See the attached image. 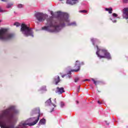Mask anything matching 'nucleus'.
<instances>
[{"label": "nucleus", "mask_w": 128, "mask_h": 128, "mask_svg": "<svg viewBox=\"0 0 128 128\" xmlns=\"http://www.w3.org/2000/svg\"><path fill=\"white\" fill-rule=\"evenodd\" d=\"M97 48V52H96V54L98 55V58H106L108 60H110L112 58L110 57V54L106 50H100L98 46H96Z\"/></svg>", "instance_id": "obj_5"}, {"label": "nucleus", "mask_w": 128, "mask_h": 128, "mask_svg": "<svg viewBox=\"0 0 128 128\" xmlns=\"http://www.w3.org/2000/svg\"><path fill=\"white\" fill-rule=\"evenodd\" d=\"M64 103L63 102H61L60 104V106L61 108H64Z\"/></svg>", "instance_id": "obj_22"}, {"label": "nucleus", "mask_w": 128, "mask_h": 128, "mask_svg": "<svg viewBox=\"0 0 128 128\" xmlns=\"http://www.w3.org/2000/svg\"><path fill=\"white\" fill-rule=\"evenodd\" d=\"M92 82H94V83L95 84V86H96V81H95L94 78H92Z\"/></svg>", "instance_id": "obj_25"}, {"label": "nucleus", "mask_w": 128, "mask_h": 128, "mask_svg": "<svg viewBox=\"0 0 128 128\" xmlns=\"http://www.w3.org/2000/svg\"><path fill=\"white\" fill-rule=\"evenodd\" d=\"M106 12H108L109 14H112V8H106Z\"/></svg>", "instance_id": "obj_16"}, {"label": "nucleus", "mask_w": 128, "mask_h": 128, "mask_svg": "<svg viewBox=\"0 0 128 128\" xmlns=\"http://www.w3.org/2000/svg\"><path fill=\"white\" fill-rule=\"evenodd\" d=\"M2 2H6V0H1Z\"/></svg>", "instance_id": "obj_32"}, {"label": "nucleus", "mask_w": 128, "mask_h": 128, "mask_svg": "<svg viewBox=\"0 0 128 128\" xmlns=\"http://www.w3.org/2000/svg\"><path fill=\"white\" fill-rule=\"evenodd\" d=\"M56 18L58 20L59 23L54 21L52 18L46 19V26L42 28V30L50 32H58L62 28L66 26H76V22L70 23L68 14L62 12H55Z\"/></svg>", "instance_id": "obj_1"}, {"label": "nucleus", "mask_w": 128, "mask_h": 128, "mask_svg": "<svg viewBox=\"0 0 128 128\" xmlns=\"http://www.w3.org/2000/svg\"><path fill=\"white\" fill-rule=\"evenodd\" d=\"M14 26H20V24L18 22H16L14 24Z\"/></svg>", "instance_id": "obj_20"}, {"label": "nucleus", "mask_w": 128, "mask_h": 128, "mask_svg": "<svg viewBox=\"0 0 128 128\" xmlns=\"http://www.w3.org/2000/svg\"><path fill=\"white\" fill-rule=\"evenodd\" d=\"M124 2L126 3L128 2V0H123Z\"/></svg>", "instance_id": "obj_28"}, {"label": "nucleus", "mask_w": 128, "mask_h": 128, "mask_svg": "<svg viewBox=\"0 0 128 128\" xmlns=\"http://www.w3.org/2000/svg\"><path fill=\"white\" fill-rule=\"evenodd\" d=\"M42 124H46V119H41L38 123L39 126H42Z\"/></svg>", "instance_id": "obj_14"}, {"label": "nucleus", "mask_w": 128, "mask_h": 128, "mask_svg": "<svg viewBox=\"0 0 128 128\" xmlns=\"http://www.w3.org/2000/svg\"><path fill=\"white\" fill-rule=\"evenodd\" d=\"M79 12H83V13H86L87 12L86 10H80L79 11Z\"/></svg>", "instance_id": "obj_23"}, {"label": "nucleus", "mask_w": 128, "mask_h": 128, "mask_svg": "<svg viewBox=\"0 0 128 128\" xmlns=\"http://www.w3.org/2000/svg\"><path fill=\"white\" fill-rule=\"evenodd\" d=\"M68 78H70V76H68Z\"/></svg>", "instance_id": "obj_31"}, {"label": "nucleus", "mask_w": 128, "mask_h": 128, "mask_svg": "<svg viewBox=\"0 0 128 128\" xmlns=\"http://www.w3.org/2000/svg\"><path fill=\"white\" fill-rule=\"evenodd\" d=\"M78 2V0H66V4H70L71 6H74Z\"/></svg>", "instance_id": "obj_10"}, {"label": "nucleus", "mask_w": 128, "mask_h": 128, "mask_svg": "<svg viewBox=\"0 0 128 128\" xmlns=\"http://www.w3.org/2000/svg\"><path fill=\"white\" fill-rule=\"evenodd\" d=\"M78 78H76L75 79V82H78Z\"/></svg>", "instance_id": "obj_26"}, {"label": "nucleus", "mask_w": 128, "mask_h": 128, "mask_svg": "<svg viewBox=\"0 0 128 128\" xmlns=\"http://www.w3.org/2000/svg\"><path fill=\"white\" fill-rule=\"evenodd\" d=\"M80 62H78V61H76V63L75 64V68H76V70H71V71L69 72L68 74H70V72H78V70H80Z\"/></svg>", "instance_id": "obj_8"}, {"label": "nucleus", "mask_w": 128, "mask_h": 128, "mask_svg": "<svg viewBox=\"0 0 128 128\" xmlns=\"http://www.w3.org/2000/svg\"><path fill=\"white\" fill-rule=\"evenodd\" d=\"M24 6L22 4H18L17 5V7L18 8H24Z\"/></svg>", "instance_id": "obj_18"}, {"label": "nucleus", "mask_w": 128, "mask_h": 128, "mask_svg": "<svg viewBox=\"0 0 128 128\" xmlns=\"http://www.w3.org/2000/svg\"><path fill=\"white\" fill-rule=\"evenodd\" d=\"M86 80H88V79Z\"/></svg>", "instance_id": "obj_37"}, {"label": "nucleus", "mask_w": 128, "mask_h": 128, "mask_svg": "<svg viewBox=\"0 0 128 128\" xmlns=\"http://www.w3.org/2000/svg\"><path fill=\"white\" fill-rule=\"evenodd\" d=\"M54 81L56 82V84H58V82H60V76H57L54 80Z\"/></svg>", "instance_id": "obj_15"}, {"label": "nucleus", "mask_w": 128, "mask_h": 128, "mask_svg": "<svg viewBox=\"0 0 128 128\" xmlns=\"http://www.w3.org/2000/svg\"><path fill=\"white\" fill-rule=\"evenodd\" d=\"M14 6V3L13 2H10L7 4L6 5V8H12Z\"/></svg>", "instance_id": "obj_13"}, {"label": "nucleus", "mask_w": 128, "mask_h": 128, "mask_svg": "<svg viewBox=\"0 0 128 128\" xmlns=\"http://www.w3.org/2000/svg\"><path fill=\"white\" fill-rule=\"evenodd\" d=\"M116 18H118L117 14L113 13L112 16L110 17V20H112V22H116Z\"/></svg>", "instance_id": "obj_12"}, {"label": "nucleus", "mask_w": 128, "mask_h": 128, "mask_svg": "<svg viewBox=\"0 0 128 128\" xmlns=\"http://www.w3.org/2000/svg\"><path fill=\"white\" fill-rule=\"evenodd\" d=\"M35 17L38 22H42L46 20V18H48V15L40 12H38L35 14Z\"/></svg>", "instance_id": "obj_6"}, {"label": "nucleus", "mask_w": 128, "mask_h": 128, "mask_svg": "<svg viewBox=\"0 0 128 128\" xmlns=\"http://www.w3.org/2000/svg\"><path fill=\"white\" fill-rule=\"evenodd\" d=\"M56 94H62L64 92V88H58L57 87L56 90Z\"/></svg>", "instance_id": "obj_11"}, {"label": "nucleus", "mask_w": 128, "mask_h": 128, "mask_svg": "<svg viewBox=\"0 0 128 128\" xmlns=\"http://www.w3.org/2000/svg\"><path fill=\"white\" fill-rule=\"evenodd\" d=\"M38 112L40 114V110H38Z\"/></svg>", "instance_id": "obj_34"}, {"label": "nucleus", "mask_w": 128, "mask_h": 128, "mask_svg": "<svg viewBox=\"0 0 128 128\" xmlns=\"http://www.w3.org/2000/svg\"><path fill=\"white\" fill-rule=\"evenodd\" d=\"M45 104H46V106H53L52 108V110L50 111V112H53L54 108H56V105H54V104H53L52 103V100H50V98L47 101H46V102H45Z\"/></svg>", "instance_id": "obj_7"}, {"label": "nucleus", "mask_w": 128, "mask_h": 128, "mask_svg": "<svg viewBox=\"0 0 128 128\" xmlns=\"http://www.w3.org/2000/svg\"><path fill=\"white\" fill-rule=\"evenodd\" d=\"M76 104H78V101H76Z\"/></svg>", "instance_id": "obj_33"}, {"label": "nucleus", "mask_w": 128, "mask_h": 128, "mask_svg": "<svg viewBox=\"0 0 128 128\" xmlns=\"http://www.w3.org/2000/svg\"><path fill=\"white\" fill-rule=\"evenodd\" d=\"M20 31L25 36H30L34 38V32H32V29L28 28L26 24H21Z\"/></svg>", "instance_id": "obj_4"}, {"label": "nucleus", "mask_w": 128, "mask_h": 128, "mask_svg": "<svg viewBox=\"0 0 128 128\" xmlns=\"http://www.w3.org/2000/svg\"><path fill=\"white\" fill-rule=\"evenodd\" d=\"M0 22H2V20H0Z\"/></svg>", "instance_id": "obj_35"}, {"label": "nucleus", "mask_w": 128, "mask_h": 128, "mask_svg": "<svg viewBox=\"0 0 128 128\" xmlns=\"http://www.w3.org/2000/svg\"><path fill=\"white\" fill-rule=\"evenodd\" d=\"M123 18L128 20V8H124L123 10Z\"/></svg>", "instance_id": "obj_9"}, {"label": "nucleus", "mask_w": 128, "mask_h": 128, "mask_svg": "<svg viewBox=\"0 0 128 128\" xmlns=\"http://www.w3.org/2000/svg\"><path fill=\"white\" fill-rule=\"evenodd\" d=\"M98 40H96V39H94V38H92L91 39V41L92 42L94 46V42H96Z\"/></svg>", "instance_id": "obj_21"}, {"label": "nucleus", "mask_w": 128, "mask_h": 128, "mask_svg": "<svg viewBox=\"0 0 128 128\" xmlns=\"http://www.w3.org/2000/svg\"><path fill=\"white\" fill-rule=\"evenodd\" d=\"M106 12H108L109 14H112V8H106Z\"/></svg>", "instance_id": "obj_17"}, {"label": "nucleus", "mask_w": 128, "mask_h": 128, "mask_svg": "<svg viewBox=\"0 0 128 128\" xmlns=\"http://www.w3.org/2000/svg\"><path fill=\"white\" fill-rule=\"evenodd\" d=\"M44 88L41 89V90H46V86H44Z\"/></svg>", "instance_id": "obj_24"}, {"label": "nucleus", "mask_w": 128, "mask_h": 128, "mask_svg": "<svg viewBox=\"0 0 128 128\" xmlns=\"http://www.w3.org/2000/svg\"><path fill=\"white\" fill-rule=\"evenodd\" d=\"M18 114V110L14 108V106H10L0 114V126L1 128H14V124L18 122V117L16 116Z\"/></svg>", "instance_id": "obj_2"}, {"label": "nucleus", "mask_w": 128, "mask_h": 128, "mask_svg": "<svg viewBox=\"0 0 128 128\" xmlns=\"http://www.w3.org/2000/svg\"><path fill=\"white\" fill-rule=\"evenodd\" d=\"M50 12V14H52V16L54 17V12H52V11H51Z\"/></svg>", "instance_id": "obj_27"}, {"label": "nucleus", "mask_w": 128, "mask_h": 128, "mask_svg": "<svg viewBox=\"0 0 128 128\" xmlns=\"http://www.w3.org/2000/svg\"><path fill=\"white\" fill-rule=\"evenodd\" d=\"M62 78H64L65 75H62Z\"/></svg>", "instance_id": "obj_30"}, {"label": "nucleus", "mask_w": 128, "mask_h": 128, "mask_svg": "<svg viewBox=\"0 0 128 128\" xmlns=\"http://www.w3.org/2000/svg\"><path fill=\"white\" fill-rule=\"evenodd\" d=\"M8 12L6 10H2V8L0 7V12Z\"/></svg>", "instance_id": "obj_19"}, {"label": "nucleus", "mask_w": 128, "mask_h": 128, "mask_svg": "<svg viewBox=\"0 0 128 128\" xmlns=\"http://www.w3.org/2000/svg\"><path fill=\"white\" fill-rule=\"evenodd\" d=\"M98 103L99 104H102V103L100 102V100H98Z\"/></svg>", "instance_id": "obj_29"}, {"label": "nucleus", "mask_w": 128, "mask_h": 128, "mask_svg": "<svg viewBox=\"0 0 128 128\" xmlns=\"http://www.w3.org/2000/svg\"><path fill=\"white\" fill-rule=\"evenodd\" d=\"M60 0V1H61V2H62V0Z\"/></svg>", "instance_id": "obj_36"}, {"label": "nucleus", "mask_w": 128, "mask_h": 128, "mask_svg": "<svg viewBox=\"0 0 128 128\" xmlns=\"http://www.w3.org/2000/svg\"><path fill=\"white\" fill-rule=\"evenodd\" d=\"M14 35L10 33L6 28H2L0 30V40H8L14 38Z\"/></svg>", "instance_id": "obj_3"}]
</instances>
